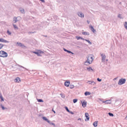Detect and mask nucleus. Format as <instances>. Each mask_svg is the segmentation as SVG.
I'll use <instances>...</instances> for the list:
<instances>
[{"label": "nucleus", "instance_id": "de8ad7c7", "mask_svg": "<svg viewBox=\"0 0 127 127\" xmlns=\"http://www.w3.org/2000/svg\"><path fill=\"white\" fill-rule=\"evenodd\" d=\"M52 111L54 112V113H56L55 111H54L53 110V109L52 110Z\"/></svg>", "mask_w": 127, "mask_h": 127}, {"label": "nucleus", "instance_id": "f3484780", "mask_svg": "<svg viewBox=\"0 0 127 127\" xmlns=\"http://www.w3.org/2000/svg\"><path fill=\"white\" fill-rule=\"evenodd\" d=\"M87 69L88 71H93V70L92 68L90 67H87Z\"/></svg>", "mask_w": 127, "mask_h": 127}, {"label": "nucleus", "instance_id": "393cba45", "mask_svg": "<svg viewBox=\"0 0 127 127\" xmlns=\"http://www.w3.org/2000/svg\"><path fill=\"white\" fill-rule=\"evenodd\" d=\"M82 34L83 35H89V33L88 32H82Z\"/></svg>", "mask_w": 127, "mask_h": 127}, {"label": "nucleus", "instance_id": "f8f14e48", "mask_svg": "<svg viewBox=\"0 0 127 127\" xmlns=\"http://www.w3.org/2000/svg\"><path fill=\"white\" fill-rule=\"evenodd\" d=\"M89 27L91 30L94 33H95L96 32V30L94 29L92 25H90Z\"/></svg>", "mask_w": 127, "mask_h": 127}, {"label": "nucleus", "instance_id": "bb28decb", "mask_svg": "<svg viewBox=\"0 0 127 127\" xmlns=\"http://www.w3.org/2000/svg\"><path fill=\"white\" fill-rule=\"evenodd\" d=\"M37 101L39 102H43V100L41 99H37Z\"/></svg>", "mask_w": 127, "mask_h": 127}, {"label": "nucleus", "instance_id": "6e6552de", "mask_svg": "<svg viewBox=\"0 0 127 127\" xmlns=\"http://www.w3.org/2000/svg\"><path fill=\"white\" fill-rule=\"evenodd\" d=\"M0 42L3 43H9V41L4 39L3 38H0Z\"/></svg>", "mask_w": 127, "mask_h": 127}, {"label": "nucleus", "instance_id": "c9c22d12", "mask_svg": "<svg viewBox=\"0 0 127 127\" xmlns=\"http://www.w3.org/2000/svg\"><path fill=\"white\" fill-rule=\"evenodd\" d=\"M0 98L1 99V102L2 101H4V99L3 97L2 96V97H0Z\"/></svg>", "mask_w": 127, "mask_h": 127}, {"label": "nucleus", "instance_id": "aec40b11", "mask_svg": "<svg viewBox=\"0 0 127 127\" xmlns=\"http://www.w3.org/2000/svg\"><path fill=\"white\" fill-rule=\"evenodd\" d=\"M97 121H95L93 123V125L94 127H95L97 126Z\"/></svg>", "mask_w": 127, "mask_h": 127}, {"label": "nucleus", "instance_id": "dca6fc26", "mask_svg": "<svg viewBox=\"0 0 127 127\" xmlns=\"http://www.w3.org/2000/svg\"><path fill=\"white\" fill-rule=\"evenodd\" d=\"M64 50L66 52L69 53H71L72 54H74V53L73 52H71V51L68 50L64 48Z\"/></svg>", "mask_w": 127, "mask_h": 127}, {"label": "nucleus", "instance_id": "f257e3e1", "mask_svg": "<svg viewBox=\"0 0 127 127\" xmlns=\"http://www.w3.org/2000/svg\"><path fill=\"white\" fill-rule=\"evenodd\" d=\"M93 56L92 54H89L86 57L87 58L86 60L92 63L93 60Z\"/></svg>", "mask_w": 127, "mask_h": 127}, {"label": "nucleus", "instance_id": "c03bdc74", "mask_svg": "<svg viewBox=\"0 0 127 127\" xmlns=\"http://www.w3.org/2000/svg\"><path fill=\"white\" fill-rule=\"evenodd\" d=\"M68 112L69 113H71V114H74L73 112L70 111V112Z\"/></svg>", "mask_w": 127, "mask_h": 127}, {"label": "nucleus", "instance_id": "5fc2aeb1", "mask_svg": "<svg viewBox=\"0 0 127 127\" xmlns=\"http://www.w3.org/2000/svg\"><path fill=\"white\" fill-rule=\"evenodd\" d=\"M116 79H117V78H115L114 79L116 80Z\"/></svg>", "mask_w": 127, "mask_h": 127}, {"label": "nucleus", "instance_id": "37998d69", "mask_svg": "<svg viewBox=\"0 0 127 127\" xmlns=\"http://www.w3.org/2000/svg\"><path fill=\"white\" fill-rule=\"evenodd\" d=\"M21 47L22 48H24L26 47V46L24 44H23L21 46Z\"/></svg>", "mask_w": 127, "mask_h": 127}, {"label": "nucleus", "instance_id": "e433bc0d", "mask_svg": "<svg viewBox=\"0 0 127 127\" xmlns=\"http://www.w3.org/2000/svg\"><path fill=\"white\" fill-rule=\"evenodd\" d=\"M7 33L9 35H11V33L10 32L9 30L7 31Z\"/></svg>", "mask_w": 127, "mask_h": 127}, {"label": "nucleus", "instance_id": "09e8293b", "mask_svg": "<svg viewBox=\"0 0 127 127\" xmlns=\"http://www.w3.org/2000/svg\"><path fill=\"white\" fill-rule=\"evenodd\" d=\"M78 120H81V118H78Z\"/></svg>", "mask_w": 127, "mask_h": 127}, {"label": "nucleus", "instance_id": "0eeeda50", "mask_svg": "<svg viewBox=\"0 0 127 127\" xmlns=\"http://www.w3.org/2000/svg\"><path fill=\"white\" fill-rule=\"evenodd\" d=\"M77 14L81 18H84V14L81 12H78Z\"/></svg>", "mask_w": 127, "mask_h": 127}, {"label": "nucleus", "instance_id": "a18cd8bd", "mask_svg": "<svg viewBox=\"0 0 127 127\" xmlns=\"http://www.w3.org/2000/svg\"><path fill=\"white\" fill-rule=\"evenodd\" d=\"M40 1H41L42 2H45V1L44 0H40Z\"/></svg>", "mask_w": 127, "mask_h": 127}, {"label": "nucleus", "instance_id": "412c9836", "mask_svg": "<svg viewBox=\"0 0 127 127\" xmlns=\"http://www.w3.org/2000/svg\"><path fill=\"white\" fill-rule=\"evenodd\" d=\"M32 52L36 54H37L38 56H41V55H40V54H39L38 52H35V51H33Z\"/></svg>", "mask_w": 127, "mask_h": 127}, {"label": "nucleus", "instance_id": "4be33fe9", "mask_svg": "<svg viewBox=\"0 0 127 127\" xmlns=\"http://www.w3.org/2000/svg\"><path fill=\"white\" fill-rule=\"evenodd\" d=\"M85 95L86 96L89 95L90 94V93L88 92H86L84 93Z\"/></svg>", "mask_w": 127, "mask_h": 127}, {"label": "nucleus", "instance_id": "8fccbe9b", "mask_svg": "<svg viewBox=\"0 0 127 127\" xmlns=\"http://www.w3.org/2000/svg\"><path fill=\"white\" fill-rule=\"evenodd\" d=\"M87 22L88 24H89V23H90V21H88V20H87Z\"/></svg>", "mask_w": 127, "mask_h": 127}, {"label": "nucleus", "instance_id": "4468645a", "mask_svg": "<svg viewBox=\"0 0 127 127\" xmlns=\"http://www.w3.org/2000/svg\"><path fill=\"white\" fill-rule=\"evenodd\" d=\"M91 64V63H90L89 61H87V60H86L84 62V64L85 65H88Z\"/></svg>", "mask_w": 127, "mask_h": 127}, {"label": "nucleus", "instance_id": "5701e85b", "mask_svg": "<svg viewBox=\"0 0 127 127\" xmlns=\"http://www.w3.org/2000/svg\"><path fill=\"white\" fill-rule=\"evenodd\" d=\"M37 52L39 54L44 53V52L43 51H41L40 50H38Z\"/></svg>", "mask_w": 127, "mask_h": 127}, {"label": "nucleus", "instance_id": "39448f33", "mask_svg": "<svg viewBox=\"0 0 127 127\" xmlns=\"http://www.w3.org/2000/svg\"><path fill=\"white\" fill-rule=\"evenodd\" d=\"M101 56L102 57L101 61L102 62H104L106 57L105 55L103 54L100 53Z\"/></svg>", "mask_w": 127, "mask_h": 127}, {"label": "nucleus", "instance_id": "13d9d810", "mask_svg": "<svg viewBox=\"0 0 127 127\" xmlns=\"http://www.w3.org/2000/svg\"><path fill=\"white\" fill-rule=\"evenodd\" d=\"M77 47H80L79 46H77Z\"/></svg>", "mask_w": 127, "mask_h": 127}, {"label": "nucleus", "instance_id": "f704fd0d", "mask_svg": "<svg viewBox=\"0 0 127 127\" xmlns=\"http://www.w3.org/2000/svg\"><path fill=\"white\" fill-rule=\"evenodd\" d=\"M49 123L50 125H53L54 126H55V124L52 123H51L50 121V123Z\"/></svg>", "mask_w": 127, "mask_h": 127}, {"label": "nucleus", "instance_id": "f03ea898", "mask_svg": "<svg viewBox=\"0 0 127 127\" xmlns=\"http://www.w3.org/2000/svg\"><path fill=\"white\" fill-rule=\"evenodd\" d=\"M8 56L7 53L3 51H0V57L3 58L6 57Z\"/></svg>", "mask_w": 127, "mask_h": 127}, {"label": "nucleus", "instance_id": "c85d7f7f", "mask_svg": "<svg viewBox=\"0 0 127 127\" xmlns=\"http://www.w3.org/2000/svg\"><path fill=\"white\" fill-rule=\"evenodd\" d=\"M4 46V45L1 43H0V49L2 48Z\"/></svg>", "mask_w": 127, "mask_h": 127}, {"label": "nucleus", "instance_id": "4d7b16f0", "mask_svg": "<svg viewBox=\"0 0 127 127\" xmlns=\"http://www.w3.org/2000/svg\"><path fill=\"white\" fill-rule=\"evenodd\" d=\"M119 4H121V2H120Z\"/></svg>", "mask_w": 127, "mask_h": 127}, {"label": "nucleus", "instance_id": "cd10ccee", "mask_svg": "<svg viewBox=\"0 0 127 127\" xmlns=\"http://www.w3.org/2000/svg\"><path fill=\"white\" fill-rule=\"evenodd\" d=\"M118 17L121 19H123V17L121 16V15L120 14H119L118 15Z\"/></svg>", "mask_w": 127, "mask_h": 127}, {"label": "nucleus", "instance_id": "20e7f679", "mask_svg": "<svg viewBox=\"0 0 127 127\" xmlns=\"http://www.w3.org/2000/svg\"><path fill=\"white\" fill-rule=\"evenodd\" d=\"M21 18L20 17H14L13 18V21L14 22V23H15L19 21V20H20Z\"/></svg>", "mask_w": 127, "mask_h": 127}, {"label": "nucleus", "instance_id": "49530a36", "mask_svg": "<svg viewBox=\"0 0 127 127\" xmlns=\"http://www.w3.org/2000/svg\"><path fill=\"white\" fill-rule=\"evenodd\" d=\"M80 39H81L82 40H85V39H84V38H83L81 37Z\"/></svg>", "mask_w": 127, "mask_h": 127}, {"label": "nucleus", "instance_id": "c756f323", "mask_svg": "<svg viewBox=\"0 0 127 127\" xmlns=\"http://www.w3.org/2000/svg\"><path fill=\"white\" fill-rule=\"evenodd\" d=\"M108 114L109 115V116H110L113 117L114 116V115L112 113H108Z\"/></svg>", "mask_w": 127, "mask_h": 127}, {"label": "nucleus", "instance_id": "bf43d9fd", "mask_svg": "<svg viewBox=\"0 0 127 127\" xmlns=\"http://www.w3.org/2000/svg\"><path fill=\"white\" fill-rule=\"evenodd\" d=\"M108 60L107 59V60H106V61H108Z\"/></svg>", "mask_w": 127, "mask_h": 127}, {"label": "nucleus", "instance_id": "864d4df0", "mask_svg": "<svg viewBox=\"0 0 127 127\" xmlns=\"http://www.w3.org/2000/svg\"><path fill=\"white\" fill-rule=\"evenodd\" d=\"M44 36H45V37H47V36L46 35H43Z\"/></svg>", "mask_w": 127, "mask_h": 127}, {"label": "nucleus", "instance_id": "1a4fd4ad", "mask_svg": "<svg viewBox=\"0 0 127 127\" xmlns=\"http://www.w3.org/2000/svg\"><path fill=\"white\" fill-rule=\"evenodd\" d=\"M81 102L82 104V106L83 107H86L87 104L86 101H84L82 102V101H81Z\"/></svg>", "mask_w": 127, "mask_h": 127}, {"label": "nucleus", "instance_id": "473e14b6", "mask_svg": "<svg viewBox=\"0 0 127 127\" xmlns=\"http://www.w3.org/2000/svg\"><path fill=\"white\" fill-rule=\"evenodd\" d=\"M69 88L70 89H73L74 88V86L73 85H70L69 86Z\"/></svg>", "mask_w": 127, "mask_h": 127}, {"label": "nucleus", "instance_id": "a19ab883", "mask_svg": "<svg viewBox=\"0 0 127 127\" xmlns=\"http://www.w3.org/2000/svg\"><path fill=\"white\" fill-rule=\"evenodd\" d=\"M97 80L99 82H100L101 81V79H100L99 78H98L97 79Z\"/></svg>", "mask_w": 127, "mask_h": 127}, {"label": "nucleus", "instance_id": "6ab92c4d", "mask_svg": "<svg viewBox=\"0 0 127 127\" xmlns=\"http://www.w3.org/2000/svg\"><path fill=\"white\" fill-rule=\"evenodd\" d=\"M0 106L1 108H2V110H4L5 109H7V108H6L4 107L3 105L2 104H0Z\"/></svg>", "mask_w": 127, "mask_h": 127}, {"label": "nucleus", "instance_id": "7ed1b4c3", "mask_svg": "<svg viewBox=\"0 0 127 127\" xmlns=\"http://www.w3.org/2000/svg\"><path fill=\"white\" fill-rule=\"evenodd\" d=\"M126 80L125 79H124L122 78L119 80V81L118 82V85H120L124 84L126 82Z\"/></svg>", "mask_w": 127, "mask_h": 127}, {"label": "nucleus", "instance_id": "a211bd4d", "mask_svg": "<svg viewBox=\"0 0 127 127\" xmlns=\"http://www.w3.org/2000/svg\"><path fill=\"white\" fill-rule=\"evenodd\" d=\"M20 10L21 12L23 14H24L25 13V12L24 10L22 8H20Z\"/></svg>", "mask_w": 127, "mask_h": 127}, {"label": "nucleus", "instance_id": "423d86ee", "mask_svg": "<svg viewBox=\"0 0 127 127\" xmlns=\"http://www.w3.org/2000/svg\"><path fill=\"white\" fill-rule=\"evenodd\" d=\"M85 117L87 118V119H85V121H88L89 120L90 118L89 116L88 113H86L85 114Z\"/></svg>", "mask_w": 127, "mask_h": 127}, {"label": "nucleus", "instance_id": "4c0bfd02", "mask_svg": "<svg viewBox=\"0 0 127 127\" xmlns=\"http://www.w3.org/2000/svg\"><path fill=\"white\" fill-rule=\"evenodd\" d=\"M65 109L67 112H70V111L69 110L68 108L67 107H65Z\"/></svg>", "mask_w": 127, "mask_h": 127}, {"label": "nucleus", "instance_id": "a878e982", "mask_svg": "<svg viewBox=\"0 0 127 127\" xmlns=\"http://www.w3.org/2000/svg\"><path fill=\"white\" fill-rule=\"evenodd\" d=\"M85 40L87 42L90 44H92V43L89 40L85 39Z\"/></svg>", "mask_w": 127, "mask_h": 127}, {"label": "nucleus", "instance_id": "2eb2a0df", "mask_svg": "<svg viewBox=\"0 0 127 127\" xmlns=\"http://www.w3.org/2000/svg\"><path fill=\"white\" fill-rule=\"evenodd\" d=\"M103 102L107 104H110L111 103V100H108Z\"/></svg>", "mask_w": 127, "mask_h": 127}, {"label": "nucleus", "instance_id": "9d476101", "mask_svg": "<svg viewBox=\"0 0 127 127\" xmlns=\"http://www.w3.org/2000/svg\"><path fill=\"white\" fill-rule=\"evenodd\" d=\"M21 80L20 78L18 77L16 78L14 80V82H15L19 83L20 82Z\"/></svg>", "mask_w": 127, "mask_h": 127}, {"label": "nucleus", "instance_id": "9b49d317", "mask_svg": "<svg viewBox=\"0 0 127 127\" xmlns=\"http://www.w3.org/2000/svg\"><path fill=\"white\" fill-rule=\"evenodd\" d=\"M70 84V82L69 81H66L64 83V85L66 87L69 86Z\"/></svg>", "mask_w": 127, "mask_h": 127}, {"label": "nucleus", "instance_id": "7c9ffc66", "mask_svg": "<svg viewBox=\"0 0 127 127\" xmlns=\"http://www.w3.org/2000/svg\"><path fill=\"white\" fill-rule=\"evenodd\" d=\"M19 67H22V68H24V69H25V70H28L27 69V68H25L23 66H21V65H19Z\"/></svg>", "mask_w": 127, "mask_h": 127}, {"label": "nucleus", "instance_id": "3c124183", "mask_svg": "<svg viewBox=\"0 0 127 127\" xmlns=\"http://www.w3.org/2000/svg\"><path fill=\"white\" fill-rule=\"evenodd\" d=\"M127 120V116L125 118Z\"/></svg>", "mask_w": 127, "mask_h": 127}, {"label": "nucleus", "instance_id": "72a5a7b5", "mask_svg": "<svg viewBox=\"0 0 127 127\" xmlns=\"http://www.w3.org/2000/svg\"><path fill=\"white\" fill-rule=\"evenodd\" d=\"M77 101V99H74L73 100V102L74 103H76Z\"/></svg>", "mask_w": 127, "mask_h": 127}, {"label": "nucleus", "instance_id": "6e6d98bb", "mask_svg": "<svg viewBox=\"0 0 127 127\" xmlns=\"http://www.w3.org/2000/svg\"><path fill=\"white\" fill-rule=\"evenodd\" d=\"M41 114H40L39 115V116H41Z\"/></svg>", "mask_w": 127, "mask_h": 127}, {"label": "nucleus", "instance_id": "2f4dec72", "mask_svg": "<svg viewBox=\"0 0 127 127\" xmlns=\"http://www.w3.org/2000/svg\"><path fill=\"white\" fill-rule=\"evenodd\" d=\"M17 44H18V45L20 47L22 45V43H19L18 42H17Z\"/></svg>", "mask_w": 127, "mask_h": 127}, {"label": "nucleus", "instance_id": "58836bf2", "mask_svg": "<svg viewBox=\"0 0 127 127\" xmlns=\"http://www.w3.org/2000/svg\"><path fill=\"white\" fill-rule=\"evenodd\" d=\"M88 82H89V84L92 85V81H89L87 82V83H88Z\"/></svg>", "mask_w": 127, "mask_h": 127}, {"label": "nucleus", "instance_id": "603ef678", "mask_svg": "<svg viewBox=\"0 0 127 127\" xmlns=\"http://www.w3.org/2000/svg\"><path fill=\"white\" fill-rule=\"evenodd\" d=\"M33 33V32H29V33L30 34V33Z\"/></svg>", "mask_w": 127, "mask_h": 127}, {"label": "nucleus", "instance_id": "ea45409f", "mask_svg": "<svg viewBox=\"0 0 127 127\" xmlns=\"http://www.w3.org/2000/svg\"><path fill=\"white\" fill-rule=\"evenodd\" d=\"M76 38H77V40H78L80 39L81 37H80V36H76Z\"/></svg>", "mask_w": 127, "mask_h": 127}, {"label": "nucleus", "instance_id": "b1692460", "mask_svg": "<svg viewBox=\"0 0 127 127\" xmlns=\"http://www.w3.org/2000/svg\"><path fill=\"white\" fill-rule=\"evenodd\" d=\"M13 25L15 29H18V27L16 25L13 24Z\"/></svg>", "mask_w": 127, "mask_h": 127}, {"label": "nucleus", "instance_id": "ddd939ff", "mask_svg": "<svg viewBox=\"0 0 127 127\" xmlns=\"http://www.w3.org/2000/svg\"><path fill=\"white\" fill-rule=\"evenodd\" d=\"M42 118L43 120H44L46 121V122H47L48 123H50V121L48 120V119L46 118V117H42Z\"/></svg>", "mask_w": 127, "mask_h": 127}, {"label": "nucleus", "instance_id": "79ce46f5", "mask_svg": "<svg viewBox=\"0 0 127 127\" xmlns=\"http://www.w3.org/2000/svg\"><path fill=\"white\" fill-rule=\"evenodd\" d=\"M95 83L93 81H92V85H95Z\"/></svg>", "mask_w": 127, "mask_h": 127}]
</instances>
